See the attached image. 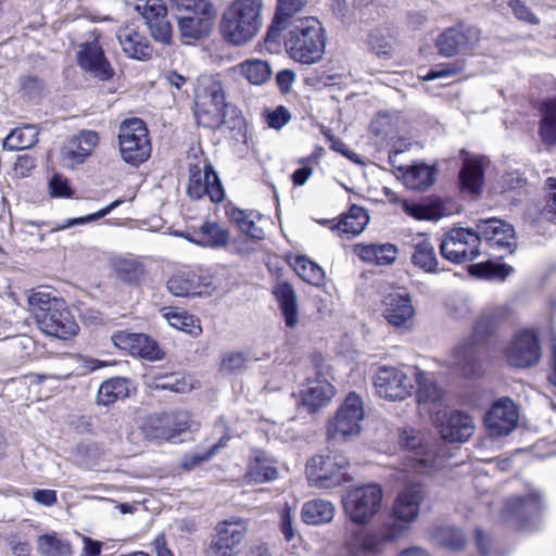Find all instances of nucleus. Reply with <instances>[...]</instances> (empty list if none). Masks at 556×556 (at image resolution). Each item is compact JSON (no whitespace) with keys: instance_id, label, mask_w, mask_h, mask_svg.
<instances>
[{"instance_id":"4be33fe9","label":"nucleus","mask_w":556,"mask_h":556,"mask_svg":"<svg viewBox=\"0 0 556 556\" xmlns=\"http://www.w3.org/2000/svg\"><path fill=\"white\" fill-rule=\"evenodd\" d=\"M112 341L116 348L148 361H159L164 356L159 344L144 333L119 330L113 333Z\"/></svg>"},{"instance_id":"c9c22d12","label":"nucleus","mask_w":556,"mask_h":556,"mask_svg":"<svg viewBox=\"0 0 556 556\" xmlns=\"http://www.w3.org/2000/svg\"><path fill=\"white\" fill-rule=\"evenodd\" d=\"M229 231L213 222H204L190 241L207 248H222L229 241Z\"/></svg>"},{"instance_id":"393cba45","label":"nucleus","mask_w":556,"mask_h":556,"mask_svg":"<svg viewBox=\"0 0 556 556\" xmlns=\"http://www.w3.org/2000/svg\"><path fill=\"white\" fill-rule=\"evenodd\" d=\"M99 142V136L93 130H83L72 136L62 147L61 156L64 166L73 168L91 155Z\"/></svg>"},{"instance_id":"5701e85b","label":"nucleus","mask_w":556,"mask_h":556,"mask_svg":"<svg viewBox=\"0 0 556 556\" xmlns=\"http://www.w3.org/2000/svg\"><path fill=\"white\" fill-rule=\"evenodd\" d=\"M383 317L396 328L408 329L413 325L415 308L412 296L403 290L393 291L384 296Z\"/></svg>"},{"instance_id":"473e14b6","label":"nucleus","mask_w":556,"mask_h":556,"mask_svg":"<svg viewBox=\"0 0 556 556\" xmlns=\"http://www.w3.org/2000/svg\"><path fill=\"white\" fill-rule=\"evenodd\" d=\"M485 157H466L459 173V179L464 189L469 190L471 193H477L481 190L484 180V164Z\"/></svg>"},{"instance_id":"423d86ee","label":"nucleus","mask_w":556,"mask_h":556,"mask_svg":"<svg viewBox=\"0 0 556 556\" xmlns=\"http://www.w3.org/2000/svg\"><path fill=\"white\" fill-rule=\"evenodd\" d=\"M194 105L198 124L207 128L224 124L227 103L222 83L213 77L201 78L194 91Z\"/></svg>"},{"instance_id":"864d4df0","label":"nucleus","mask_w":556,"mask_h":556,"mask_svg":"<svg viewBox=\"0 0 556 556\" xmlns=\"http://www.w3.org/2000/svg\"><path fill=\"white\" fill-rule=\"evenodd\" d=\"M152 38L163 45H169L173 37V27L167 18V13L161 14L147 23Z\"/></svg>"},{"instance_id":"a878e982","label":"nucleus","mask_w":556,"mask_h":556,"mask_svg":"<svg viewBox=\"0 0 556 556\" xmlns=\"http://www.w3.org/2000/svg\"><path fill=\"white\" fill-rule=\"evenodd\" d=\"M77 59L83 70L91 73L101 80H108L114 75V71L97 39L83 43L78 51Z\"/></svg>"},{"instance_id":"7ed1b4c3","label":"nucleus","mask_w":556,"mask_h":556,"mask_svg":"<svg viewBox=\"0 0 556 556\" xmlns=\"http://www.w3.org/2000/svg\"><path fill=\"white\" fill-rule=\"evenodd\" d=\"M263 0H233L220 20L223 37L235 46L251 41L263 23Z\"/></svg>"},{"instance_id":"c03bdc74","label":"nucleus","mask_w":556,"mask_h":556,"mask_svg":"<svg viewBox=\"0 0 556 556\" xmlns=\"http://www.w3.org/2000/svg\"><path fill=\"white\" fill-rule=\"evenodd\" d=\"M307 4V0H278L274 23L267 31V37L286 27L287 18L300 12Z\"/></svg>"},{"instance_id":"09e8293b","label":"nucleus","mask_w":556,"mask_h":556,"mask_svg":"<svg viewBox=\"0 0 556 556\" xmlns=\"http://www.w3.org/2000/svg\"><path fill=\"white\" fill-rule=\"evenodd\" d=\"M38 551L43 556H70L71 544L55 534H45L38 539Z\"/></svg>"},{"instance_id":"2f4dec72","label":"nucleus","mask_w":556,"mask_h":556,"mask_svg":"<svg viewBox=\"0 0 556 556\" xmlns=\"http://www.w3.org/2000/svg\"><path fill=\"white\" fill-rule=\"evenodd\" d=\"M357 256L370 264L378 266L391 265L397 257L399 251L396 245L392 243H371V244H357L355 247Z\"/></svg>"},{"instance_id":"b1692460","label":"nucleus","mask_w":556,"mask_h":556,"mask_svg":"<svg viewBox=\"0 0 556 556\" xmlns=\"http://www.w3.org/2000/svg\"><path fill=\"white\" fill-rule=\"evenodd\" d=\"M544 506V498L539 490L531 489L525 496L507 498L504 517L507 521H516L526 528V522L538 516Z\"/></svg>"},{"instance_id":"0eeeda50","label":"nucleus","mask_w":556,"mask_h":556,"mask_svg":"<svg viewBox=\"0 0 556 556\" xmlns=\"http://www.w3.org/2000/svg\"><path fill=\"white\" fill-rule=\"evenodd\" d=\"M399 442L408 452L406 458L415 471L432 473L444 467L446 456L442 443L425 441L415 429L404 430Z\"/></svg>"},{"instance_id":"aec40b11","label":"nucleus","mask_w":556,"mask_h":556,"mask_svg":"<svg viewBox=\"0 0 556 556\" xmlns=\"http://www.w3.org/2000/svg\"><path fill=\"white\" fill-rule=\"evenodd\" d=\"M187 193L194 200L208 195L214 203L222 202L225 198L220 179L211 164L204 166L203 173L198 166L190 168Z\"/></svg>"},{"instance_id":"f257e3e1","label":"nucleus","mask_w":556,"mask_h":556,"mask_svg":"<svg viewBox=\"0 0 556 556\" xmlns=\"http://www.w3.org/2000/svg\"><path fill=\"white\" fill-rule=\"evenodd\" d=\"M511 315L513 306L509 303L485 307L475 325L473 334L456 346L451 362L452 366L466 377L479 376L481 371L480 345L483 338L508 321Z\"/></svg>"},{"instance_id":"0e129e2a","label":"nucleus","mask_w":556,"mask_h":556,"mask_svg":"<svg viewBox=\"0 0 556 556\" xmlns=\"http://www.w3.org/2000/svg\"><path fill=\"white\" fill-rule=\"evenodd\" d=\"M43 83L36 76H25L21 78V91L28 99H37L43 91Z\"/></svg>"},{"instance_id":"a19ab883","label":"nucleus","mask_w":556,"mask_h":556,"mask_svg":"<svg viewBox=\"0 0 556 556\" xmlns=\"http://www.w3.org/2000/svg\"><path fill=\"white\" fill-rule=\"evenodd\" d=\"M129 394V381L115 377L104 381L98 391L97 402L101 405H110Z\"/></svg>"},{"instance_id":"ddd939ff","label":"nucleus","mask_w":556,"mask_h":556,"mask_svg":"<svg viewBox=\"0 0 556 556\" xmlns=\"http://www.w3.org/2000/svg\"><path fill=\"white\" fill-rule=\"evenodd\" d=\"M480 237L476 230L454 228L447 231L441 243V255L454 264L475 261L480 255Z\"/></svg>"},{"instance_id":"680f3d73","label":"nucleus","mask_w":556,"mask_h":556,"mask_svg":"<svg viewBox=\"0 0 556 556\" xmlns=\"http://www.w3.org/2000/svg\"><path fill=\"white\" fill-rule=\"evenodd\" d=\"M370 130L378 137H388L393 131L392 116L381 112L370 123Z\"/></svg>"},{"instance_id":"052dcab7","label":"nucleus","mask_w":556,"mask_h":556,"mask_svg":"<svg viewBox=\"0 0 556 556\" xmlns=\"http://www.w3.org/2000/svg\"><path fill=\"white\" fill-rule=\"evenodd\" d=\"M264 116H265V121H266L267 125L270 128H274L277 130H279L283 126H286L291 119L290 112L288 111L287 108H285L282 105L277 106L273 111H266Z\"/></svg>"},{"instance_id":"37998d69","label":"nucleus","mask_w":556,"mask_h":556,"mask_svg":"<svg viewBox=\"0 0 556 556\" xmlns=\"http://www.w3.org/2000/svg\"><path fill=\"white\" fill-rule=\"evenodd\" d=\"M164 317L173 328L184 331L193 338H197L202 333L200 319L186 311H169L164 314Z\"/></svg>"},{"instance_id":"79ce46f5","label":"nucleus","mask_w":556,"mask_h":556,"mask_svg":"<svg viewBox=\"0 0 556 556\" xmlns=\"http://www.w3.org/2000/svg\"><path fill=\"white\" fill-rule=\"evenodd\" d=\"M278 469L273 459L264 453H258L250 464L248 476L251 481L256 483L270 482L278 479Z\"/></svg>"},{"instance_id":"4d7b16f0","label":"nucleus","mask_w":556,"mask_h":556,"mask_svg":"<svg viewBox=\"0 0 556 556\" xmlns=\"http://www.w3.org/2000/svg\"><path fill=\"white\" fill-rule=\"evenodd\" d=\"M124 201L122 199H117L93 214L87 215L85 217L66 219V222L64 224L58 225V226L51 228L50 231L53 232V231L64 230L72 226H75V225H83L86 223L98 220V219L106 216L108 214H110L113 210L118 207Z\"/></svg>"},{"instance_id":"49530a36","label":"nucleus","mask_w":556,"mask_h":556,"mask_svg":"<svg viewBox=\"0 0 556 556\" xmlns=\"http://www.w3.org/2000/svg\"><path fill=\"white\" fill-rule=\"evenodd\" d=\"M242 75L253 85H262L271 76V68L266 61L252 59L240 64Z\"/></svg>"},{"instance_id":"5fc2aeb1","label":"nucleus","mask_w":556,"mask_h":556,"mask_svg":"<svg viewBox=\"0 0 556 556\" xmlns=\"http://www.w3.org/2000/svg\"><path fill=\"white\" fill-rule=\"evenodd\" d=\"M402 208L407 215L418 220H438L442 216L437 206L424 205L416 202H409L406 200L403 201Z\"/></svg>"},{"instance_id":"7c9ffc66","label":"nucleus","mask_w":556,"mask_h":556,"mask_svg":"<svg viewBox=\"0 0 556 556\" xmlns=\"http://www.w3.org/2000/svg\"><path fill=\"white\" fill-rule=\"evenodd\" d=\"M397 170L402 173L404 185L412 190L425 191L434 182L435 168L425 163L399 166Z\"/></svg>"},{"instance_id":"bb28decb","label":"nucleus","mask_w":556,"mask_h":556,"mask_svg":"<svg viewBox=\"0 0 556 556\" xmlns=\"http://www.w3.org/2000/svg\"><path fill=\"white\" fill-rule=\"evenodd\" d=\"M438 427L442 439L448 442H465L476 429L472 418L460 412L445 414Z\"/></svg>"},{"instance_id":"f3484780","label":"nucleus","mask_w":556,"mask_h":556,"mask_svg":"<svg viewBox=\"0 0 556 556\" xmlns=\"http://www.w3.org/2000/svg\"><path fill=\"white\" fill-rule=\"evenodd\" d=\"M245 533V522L240 518L219 522L216 526V534L206 551V555L237 556Z\"/></svg>"},{"instance_id":"dca6fc26","label":"nucleus","mask_w":556,"mask_h":556,"mask_svg":"<svg viewBox=\"0 0 556 556\" xmlns=\"http://www.w3.org/2000/svg\"><path fill=\"white\" fill-rule=\"evenodd\" d=\"M425 491L420 484H412L400 492L395 498L391 515L386 519L403 528V536L409 531L412 523L417 519Z\"/></svg>"},{"instance_id":"f03ea898","label":"nucleus","mask_w":556,"mask_h":556,"mask_svg":"<svg viewBox=\"0 0 556 556\" xmlns=\"http://www.w3.org/2000/svg\"><path fill=\"white\" fill-rule=\"evenodd\" d=\"M28 306L39 329L50 337L66 340L77 333L78 325L65 301L45 289L33 290Z\"/></svg>"},{"instance_id":"8fccbe9b","label":"nucleus","mask_w":556,"mask_h":556,"mask_svg":"<svg viewBox=\"0 0 556 556\" xmlns=\"http://www.w3.org/2000/svg\"><path fill=\"white\" fill-rule=\"evenodd\" d=\"M228 216L238 228L251 237L252 239L261 240L264 238V231L258 227L255 222L251 218V215L239 208H231L228 212Z\"/></svg>"},{"instance_id":"412c9836","label":"nucleus","mask_w":556,"mask_h":556,"mask_svg":"<svg viewBox=\"0 0 556 556\" xmlns=\"http://www.w3.org/2000/svg\"><path fill=\"white\" fill-rule=\"evenodd\" d=\"M511 366L528 368L536 365L541 358V348L536 334L531 330L518 332L506 350Z\"/></svg>"},{"instance_id":"2eb2a0df","label":"nucleus","mask_w":556,"mask_h":556,"mask_svg":"<svg viewBox=\"0 0 556 556\" xmlns=\"http://www.w3.org/2000/svg\"><path fill=\"white\" fill-rule=\"evenodd\" d=\"M374 387L380 397L403 401L412 394L414 380L399 367L382 366L374 377Z\"/></svg>"},{"instance_id":"603ef678","label":"nucleus","mask_w":556,"mask_h":556,"mask_svg":"<svg viewBox=\"0 0 556 556\" xmlns=\"http://www.w3.org/2000/svg\"><path fill=\"white\" fill-rule=\"evenodd\" d=\"M368 46L378 56L390 58L394 41L386 29L376 28L368 35Z\"/></svg>"},{"instance_id":"39448f33","label":"nucleus","mask_w":556,"mask_h":556,"mask_svg":"<svg viewBox=\"0 0 556 556\" xmlns=\"http://www.w3.org/2000/svg\"><path fill=\"white\" fill-rule=\"evenodd\" d=\"M286 47L290 56L303 64L318 62L325 52L326 36L320 22L312 16L299 20L289 31Z\"/></svg>"},{"instance_id":"e2e57ef3","label":"nucleus","mask_w":556,"mask_h":556,"mask_svg":"<svg viewBox=\"0 0 556 556\" xmlns=\"http://www.w3.org/2000/svg\"><path fill=\"white\" fill-rule=\"evenodd\" d=\"M49 190L51 197L54 198H70L73 194L68 180L60 174L52 176L49 181Z\"/></svg>"},{"instance_id":"72a5a7b5","label":"nucleus","mask_w":556,"mask_h":556,"mask_svg":"<svg viewBox=\"0 0 556 556\" xmlns=\"http://www.w3.org/2000/svg\"><path fill=\"white\" fill-rule=\"evenodd\" d=\"M414 252L412 254V263L428 274H438L439 261L435 254L434 245L427 238L419 237L414 242Z\"/></svg>"},{"instance_id":"58836bf2","label":"nucleus","mask_w":556,"mask_h":556,"mask_svg":"<svg viewBox=\"0 0 556 556\" xmlns=\"http://www.w3.org/2000/svg\"><path fill=\"white\" fill-rule=\"evenodd\" d=\"M301 515L305 523L323 525L332 520L334 506L329 501L312 500L303 505Z\"/></svg>"},{"instance_id":"69168bd1","label":"nucleus","mask_w":556,"mask_h":556,"mask_svg":"<svg viewBox=\"0 0 556 556\" xmlns=\"http://www.w3.org/2000/svg\"><path fill=\"white\" fill-rule=\"evenodd\" d=\"M508 5L516 18L519 21L531 25H538L540 23V20L535 16V14L521 0H510Z\"/></svg>"},{"instance_id":"1a4fd4ad","label":"nucleus","mask_w":556,"mask_h":556,"mask_svg":"<svg viewBox=\"0 0 556 556\" xmlns=\"http://www.w3.org/2000/svg\"><path fill=\"white\" fill-rule=\"evenodd\" d=\"M364 418L363 401L355 392H350L327 424V440L330 442L348 441L362 431Z\"/></svg>"},{"instance_id":"20e7f679","label":"nucleus","mask_w":556,"mask_h":556,"mask_svg":"<svg viewBox=\"0 0 556 556\" xmlns=\"http://www.w3.org/2000/svg\"><path fill=\"white\" fill-rule=\"evenodd\" d=\"M184 39L207 37L214 26L216 9L212 0H168Z\"/></svg>"},{"instance_id":"774afa93","label":"nucleus","mask_w":556,"mask_h":556,"mask_svg":"<svg viewBox=\"0 0 556 556\" xmlns=\"http://www.w3.org/2000/svg\"><path fill=\"white\" fill-rule=\"evenodd\" d=\"M462 66L457 64H445V65H439L434 68H431L422 78L425 80H433L444 77H451L456 75L458 72H460Z\"/></svg>"},{"instance_id":"f8f14e48","label":"nucleus","mask_w":556,"mask_h":556,"mask_svg":"<svg viewBox=\"0 0 556 556\" xmlns=\"http://www.w3.org/2000/svg\"><path fill=\"white\" fill-rule=\"evenodd\" d=\"M142 429L149 440L174 441L185 431L197 430L198 424L187 410H178L150 416Z\"/></svg>"},{"instance_id":"6ab92c4d","label":"nucleus","mask_w":556,"mask_h":556,"mask_svg":"<svg viewBox=\"0 0 556 556\" xmlns=\"http://www.w3.org/2000/svg\"><path fill=\"white\" fill-rule=\"evenodd\" d=\"M518 420L517 406L508 397L495 401L484 415V426L493 438L511 433L517 428Z\"/></svg>"},{"instance_id":"a18cd8bd","label":"nucleus","mask_w":556,"mask_h":556,"mask_svg":"<svg viewBox=\"0 0 556 556\" xmlns=\"http://www.w3.org/2000/svg\"><path fill=\"white\" fill-rule=\"evenodd\" d=\"M417 401L419 404L435 403L440 400L441 392L432 377L424 371H416Z\"/></svg>"},{"instance_id":"de8ad7c7","label":"nucleus","mask_w":556,"mask_h":556,"mask_svg":"<svg viewBox=\"0 0 556 556\" xmlns=\"http://www.w3.org/2000/svg\"><path fill=\"white\" fill-rule=\"evenodd\" d=\"M296 274L313 286H320L325 280L324 269L305 256H296L293 263Z\"/></svg>"},{"instance_id":"6e6552de","label":"nucleus","mask_w":556,"mask_h":556,"mask_svg":"<svg viewBox=\"0 0 556 556\" xmlns=\"http://www.w3.org/2000/svg\"><path fill=\"white\" fill-rule=\"evenodd\" d=\"M118 146L127 164L138 166L146 162L152 151L146 123L137 117L125 119L118 128Z\"/></svg>"},{"instance_id":"13d9d810","label":"nucleus","mask_w":556,"mask_h":556,"mask_svg":"<svg viewBox=\"0 0 556 556\" xmlns=\"http://www.w3.org/2000/svg\"><path fill=\"white\" fill-rule=\"evenodd\" d=\"M135 10L146 20V24L161 14L167 13L162 0H137Z\"/></svg>"},{"instance_id":"9d476101","label":"nucleus","mask_w":556,"mask_h":556,"mask_svg":"<svg viewBox=\"0 0 556 556\" xmlns=\"http://www.w3.org/2000/svg\"><path fill=\"white\" fill-rule=\"evenodd\" d=\"M382 503V489L370 483L348 491L343 505L350 519L359 525L367 523L379 511Z\"/></svg>"},{"instance_id":"e433bc0d","label":"nucleus","mask_w":556,"mask_h":556,"mask_svg":"<svg viewBox=\"0 0 556 556\" xmlns=\"http://www.w3.org/2000/svg\"><path fill=\"white\" fill-rule=\"evenodd\" d=\"M369 222L367 211L361 206L352 205L344 217L331 226V230L337 231L339 235L357 236L359 235Z\"/></svg>"},{"instance_id":"9b49d317","label":"nucleus","mask_w":556,"mask_h":556,"mask_svg":"<svg viewBox=\"0 0 556 556\" xmlns=\"http://www.w3.org/2000/svg\"><path fill=\"white\" fill-rule=\"evenodd\" d=\"M348 465V458L343 454H320L309 459L306 475L319 488H333L346 481Z\"/></svg>"},{"instance_id":"4468645a","label":"nucleus","mask_w":556,"mask_h":556,"mask_svg":"<svg viewBox=\"0 0 556 556\" xmlns=\"http://www.w3.org/2000/svg\"><path fill=\"white\" fill-rule=\"evenodd\" d=\"M482 40L480 28L468 24H458L445 29L437 39V47L442 56L469 54L477 50Z\"/></svg>"},{"instance_id":"bf43d9fd","label":"nucleus","mask_w":556,"mask_h":556,"mask_svg":"<svg viewBox=\"0 0 556 556\" xmlns=\"http://www.w3.org/2000/svg\"><path fill=\"white\" fill-rule=\"evenodd\" d=\"M547 199L546 205L541 212L543 219L556 225V178L548 177L546 180Z\"/></svg>"},{"instance_id":"338daca9","label":"nucleus","mask_w":556,"mask_h":556,"mask_svg":"<svg viewBox=\"0 0 556 556\" xmlns=\"http://www.w3.org/2000/svg\"><path fill=\"white\" fill-rule=\"evenodd\" d=\"M248 362V357L240 352H230L226 354L220 363V369L224 372H235L244 367Z\"/></svg>"},{"instance_id":"6e6d98bb","label":"nucleus","mask_w":556,"mask_h":556,"mask_svg":"<svg viewBox=\"0 0 556 556\" xmlns=\"http://www.w3.org/2000/svg\"><path fill=\"white\" fill-rule=\"evenodd\" d=\"M228 441L227 437H223L219 439V441L214 444L207 452H192L189 454H186L181 459V467L186 470H192L197 466H199L201 463L208 460L211 457H213L220 447H224L226 442Z\"/></svg>"},{"instance_id":"c85d7f7f","label":"nucleus","mask_w":556,"mask_h":556,"mask_svg":"<svg viewBox=\"0 0 556 556\" xmlns=\"http://www.w3.org/2000/svg\"><path fill=\"white\" fill-rule=\"evenodd\" d=\"M116 38L123 52L130 59L147 61L152 58L153 48L149 40L132 27L119 28Z\"/></svg>"},{"instance_id":"ea45409f","label":"nucleus","mask_w":556,"mask_h":556,"mask_svg":"<svg viewBox=\"0 0 556 556\" xmlns=\"http://www.w3.org/2000/svg\"><path fill=\"white\" fill-rule=\"evenodd\" d=\"M38 141V130L34 125L17 127L4 138L2 147L9 151L29 149Z\"/></svg>"},{"instance_id":"a211bd4d","label":"nucleus","mask_w":556,"mask_h":556,"mask_svg":"<svg viewBox=\"0 0 556 556\" xmlns=\"http://www.w3.org/2000/svg\"><path fill=\"white\" fill-rule=\"evenodd\" d=\"M476 233L480 237V242L485 241L492 250L503 253L498 257L511 254L516 249L515 229L502 219L480 220L477 224Z\"/></svg>"},{"instance_id":"3c124183","label":"nucleus","mask_w":556,"mask_h":556,"mask_svg":"<svg viewBox=\"0 0 556 556\" xmlns=\"http://www.w3.org/2000/svg\"><path fill=\"white\" fill-rule=\"evenodd\" d=\"M434 540L443 547L451 551H459L465 545V535L460 529L454 527H441L434 532Z\"/></svg>"},{"instance_id":"c756f323","label":"nucleus","mask_w":556,"mask_h":556,"mask_svg":"<svg viewBox=\"0 0 556 556\" xmlns=\"http://www.w3.org/2000/svg\"><path fill=\"white\" fill-rule=\"evenodd\" d=\"M300 393L302 406L315 413L331 400L334 389L326 379L317 377L308 379Z\"/></svg>"},{"instance_id":"cd10ccee","label":"nucleus","mask_w":556,"mask_h":556,"mask_svg":"<svg viewBox=\"0 0 556 556\" xmlns=\"http://www.w3.org/2000/svg\"><path fill=\"white\" fill-rule=\"evenodd\" d=\"M212 281L193 271H179L172 276L166 287L175 296L201 295L208 292Z\"/></svg>"},{"instance_id":"4c0bfd02","label":"nucleus","mask_w":556,"mask_h":556,"mask_svg":"<svg viewBox=\"0 0 556 556\" xmlns=\"http://www.w3.org/2000/svg\"><path fill=\"white\" fill-rule=\"evenodd\" d=\"M539 136L545 146L556 144V98L548 99L540 108Z\"/></svg>"},{"instance_id":"f704fd0d","label":"nucleus","mask_w":556,"mask_h":556,"mask_svg":"<svg viewBox=\"0 0 556 556\" xmlns=\"http://www.w3.org/2000/svg\"><path fill=\"white\" fill-rule=\"evenodd\" d=\"M274 294L279 303L286 326L293 328L298 324L296 295L292 286L286 281L278 282L274 288Z\"/></svg>"}]
</instances>
